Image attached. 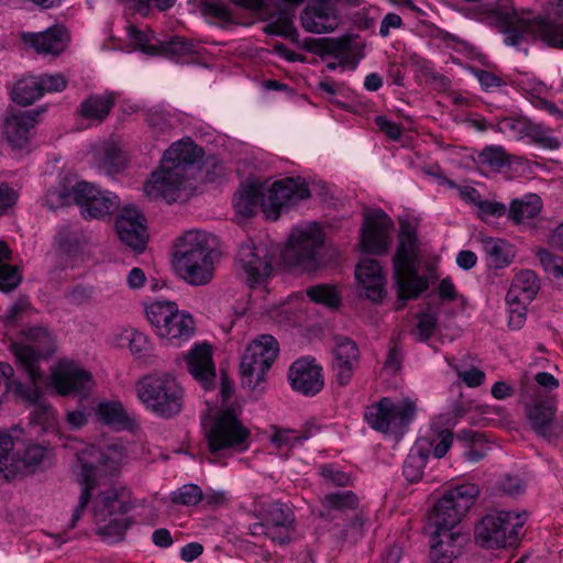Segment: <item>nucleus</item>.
<instances>
[{"label": "nucleus", "mask_w": 563, "mask_h": 563, "mask_svg": "<svg viewBox=\"0 0 563 563\" xmlns=\"http://www.w3.org/2000/svg\"><path fill=\"white\" fill-rule=\"evenodd\" d=\"M176 309L177 303L168 300H157L145 307L146 318L159 338L165 339L169 334L167 327Z\"/></svg>", "instance_id": "nucleus-35"}, {"label": "nucleus", "mask_w": 563, "mask_h": 563, "mask_svg": "<svg viewBox=\"0 0 563 563\" xmlns=\"http://www.w3.org/2000/svg\"><path fill=\"white\" fill-rule=\"evenodd\" d=\"M114 106V97L110 92L90 95L80 102L78 114L88 121L102 122Z\"/></svg>", "instance_id": "nucleus-34"}, {"label": "nucleus", "mask_w": 563, "mask_h": 563, "mask_svg": "<svg viewBox=\"0 0 563 563\" xmlns=\"http://www.w3.org/2000/svg\"><path fill=\"white\" fill-rule=\"evenodd\" d=\"M416 412L417 406L409 398L394 401L383 397L366 407L364 419L373 430L399 439L415 419Z\"/></svg>", "instance_id": "nucleus-9"}, {"label": "nucleus", "mask_w": 563, "mask_h": 563, "mask_svg": "<svg viewBox=\"0 0 563 563\" xmlns=\"http://www.w3.org/2000/svg\"><path fill=\"white\" fill-rule=\"evenodd\" d=\"M214 254V238L211 234L188 231L178 239L173 265L186 283L207 285L213 278Z\"/></svg>", "instance_id": "nucleus-5"}, {"label": "nucleus", "mask_w": 563, "mask_h": 563, "mask_svg": "<svg viewBox=\"0 0 563 563\" xmlns=\"http://www.w3.org/2000/svg\"><path fill=\"white\" fill-rule=\"evenodd\" d=\"M53 383L59 395L74 397H86L93 385L91 374L73 361L59 363Z\"/></svg>", "instance_id": "nucleus-19"}, {"label": "nucleus", "mask_w": 563, "mask_h": 563, "mask_svg": "<svg viewBox=\"0 0 563 563\" xmlns=\"http://www.w3.org/2000/svg\"><path fill=\"white\" fill-rule=\"evenodd\" d=\"M156 46V56H163L175 60L196 53L195 43L181 36H170L167 40H158Z\"/></svg>", "instance_id": "nucleus-43"}, {"label": "nucleus", "mask_w": 563, "mask_h": 563, "mask_svg": "<svg viewBox=\"0 0 563 563\" xmlns=\"http://www.w3.org/2000/svg\"><path fill=\"white\" fill-rule=\"evenodd\" d=\"M456 439L463 445V456L466 461L476 463L486 456L487 445L482 433L464 429L456 434Z\"/></svg>", "instance_id": "nucleus-40"}, {"label": "nucleus", "mask_w": 563, "mask_h": 563, "mask_svg": "<svg viewBox=\"0 0 563 563\" xmlns=\"http://www.w3.org/2000/svg\"><path fill=\"white\" fill-rule=\"evenodd\" d=\"M56 243H57L60 252L64 253V254H58L56 256L57 262L60 264V267L55 268L54 273H57V275H58L65 268V266H64V262L66 260L65 254H70V253L77 251L78 245H79V239L76 233H73L67 230H60L56 236Z\"/></svg>", "instance_id": "nucleus-51"}, {"label": "nucleus", "mask_w": 563, "mask_h": 563, "mask_svg": "<svg viewBox=\"0 0 563 563\" xmlns=\"http://www.w3.org/2000/svg\"><path fill=\"white\" fill-rule=\"evenodd\" d=\"M46 453V449L40 444H31L25 449V452L21 459H16L20 462V472L23 468H31L38 465Z\"/></svg>", "instance_id": "nucleus-59"}, {"label": "nucleus", "mask_w": 563, "mask_h": 563, "mask_svg": "<svg viewBox=\"0 0 563 563\" xmlns=\"http://www.w3.org/2000/svg\"><path fill=\"white\" fill-rule=\"evenodd\" d=\"M132 506L124 489L109 488L100 493L93 500L92 514L97 522H109L98 529V534L109 541H120L130 522L124 517Z\"/></svg>", "instance_id": "nucleus-11"}, {"label": "nucleus", "mask_w": 563, "mask_h": 563, "mask_svg": "<svg viewBox=\"0 0 563 563\" xmlns=\"http://www.w3.org/2000/svg\"><path fill=\"white\" fill-rule=\"evenodd\" d=\"M466 541L465 534L460 531L431 532L430 558L434 563H451Z\"/></svg>", "instance_id": "nucleus-30"}, {"label": "nucleus", "mask_w": 563, "mask_h": 563, "mask_svg": "<svg viewBox=\"0 0 563 563\" xmlns=\"http://www.w3.org/2000/svg\"><path fill=\"white\" fill-rule=\"evenodd\" d=\"M130 351L135 355H143L148 351V338L139 332L130 331L128 334Z\"/></svg>", "instance_id": "nucleus-64"}, {"label": "nucleus", "mask_w": 563, "mask_h": 563, "mask_svg": "<svg viewBox=\"0 0 563 563\" xmlns=\"http://www.w3.org/2000/svg\"><path fill=\"white\" fill-rule=\"evenodd\" d=\"M307 296L311 301L324 305L329 308H338L341 298L334 287L329 285H317L307 289Z\"/></svg>", "instance_id": "nucleus-50"}, {"label": "nucleus", "mask_w": 563, "mask_h": 563, "mask_svg": "<svg viewBox=\"0 0 563 563\" xmlns=\"http://www.w3.org/2000/svg\"><path fill=\"white\" fill-rule=\"evenodd\" d=\"M481 242L490 265L495 268H503L511 263L512 253L510 245L506 241L486 236L482 238Z\"/></svg>", "instance_id": "nucleus-44"}, {"label": "nucleus", "mask_w": 563, "mask_h": 563, "mask_svg": "<svg viewBox=\"0 0 563 563\" xmlns=\"http://www.w3.org/2000/svg\"><path fill=\"white\" fill-rule=\"evenodd\" d=\"M477 208V216L482 219L487 217H501L506 213L507 208L504 203L481 199Z\"/></svg>", "instance_id": "nucleus-61"}, {"label": "nucleus", "mask_w": 563, "mask_h": 563, "mask_svg": "<svg viewBox=\"0 0 563 563\" xmlns=\"http://www.w3.org/2000/svg\"><path fill=\"white\" fill-rule=\"evenodd\" d=\"M279 352L277 340L269 334L254 339L241 357V383L243 388L261 393L264 389L265 374Z\"/></svg>", "instance_id": "nucleus-10"}, {"label": "nucleus", "mask_w": 563, "mask_h": 563, "mask_svg": "<svg viewBox=\"0 0 563 563\" xmlns=\"http://www.w3.org/2000/svg\"><path fill=\"white\" fill-rule=\"evenodd\" d=\"M417 232L409 222L400 225L398 245L393 257L394 280L399 300L417 298L428 289L429 280L418 273L420 260Z\"/></svg>", "instance_id": "nucleus-6"}, {"label": "nucleus", "mask_w": 563, "mask_h": 563, "mask_svg": "<svg viewBox=\"0 0 563 563\" xmlns=\"http://www.w3.org/2000/svg\"><path fill=\"white\" fill-rule=\"evenodd\" d=\"M186 364L189 373L208 388L216 377V368L212 362V350L209 344H197L186 355Z\"/></svg>", "instance_id": "nucleus-31"}, {"label": "nucleus", "mask_w": 563, "mask_h": 563, "mask_svg": "<svg viewBox=\"0 0 563 563\" xmlns=\"http://www.w3.org/2000/svg\"><path fill=\"white\" fill-rule=\"evenodd\" d=\"M123 450L119 445L106 449L86 444L76 451L75 473L82 485L78 504L73 510L69 528H75L91 499V492L101 481L115 476L123 462Z\"/></svg>", "instance_id": "nucleus-3"}, {"label": "nucleus", "mask_w": 563, "mask_h": 563, "mask_svg": "<svg viewBox=\"0 0 563 563\" xmlns=\"http://www.w3.org/2000/svg\"><path fill=\"white\" fill-rule=\"evenodd\" d=\"M310 434L303 432L301 434H295L292 430H278L272 437L273 444L280 449L283 446H295L301 444L305 440L309 439Z\"/></svg>", "instance_id": "nucleus-58"}, {"label": "nucleus", "mask_w": 563, "mask_h": 563, "mask_svg": "<svg viewBox=\"0 0 563 563\" xmlns=\"http://www.w3.org/2000/svg\"><path fill=\"white\" fill-rule=\"evenodd\" d=\"M310 197V190L305 179L286 177L276 180L266 192L256 183L241 185L233 199L236 212L243 217H253L258 207L266 218L277 220L284 207Z\"/></svg>", "instance_id": "nucleus-2"}, {"label": "nucleus", "mask_w": 563, "mask_h": 563, "mask_svg": "<svg viewBox=\"0 0 563 563\" xmlns=\"http://www.w3.org/2000/svg\"><path fill=\"white\" fill-rule=\"evenodd\" d=\"M428 452L419 445L408 454L404 463V476L410 483L418 482L422 478L423 470L427 465Z\"/></svg>", "instance_id": "nucleus-47"}, {"label": "nucleus", "mask_w": 563, "mask_h": 563, "mask_svg": "<svg viewBox=\"0 0 563 563\" xmlns=\"http://www.w3.org/2000/svg\"><path fill=\"white\" fill-rule=\"evenodd\" d=\"M115 231L120 241L136 252L145 250L147 230L145 219L134 207H124L115 219Z\"/></svg>", "instance_id": "nucleus-21"}, {"label": "nucleus", "mask_w": 563, "mask_h": 563, "mask_svg": "<svg viewBox=\"0 0 563 563\" xmlns=\"http://www.w3.org/2000/svg\"><path fill=\"white\" fill-rule=\"evenodd\" d=\"M477 164L489 168L490 170H498L509 164L508 155L501 146H486L477 155Z\"/></svg>", "instance_id": "nucleus-49"}, {"label": "nucleus", "mask_w": 563, "mask_h": 563, "mask_svg": "<svg viewBox=\"0 0 563 563\" xmlns=\"http://www.w3.org/2000/svg\"><path fill=\"white\" fill-rule=\"evenodd\" d=\"M323 241L322 229L317 223L296 229L290 234L283 258L291 267L313 271L319 266L318 254Z\"/></svg>", "instance_id": "nucleus-13"}, {"label": "nucleus", "mask_w": 563, "mask_h": 563, "mask_svg": "<svg viewBox=\"0 0 563 563\" xmlns=\"http://www.w3.org/2000/svg\"><path fill=\"white\" fill-rule=\"evenodd\" d=\"M203 499V493L198 485L186 484L172 493L170 500L176 505L196 506Z\"/></svg>", "instance_id": "nucleus-52"}, {"label": "nucleus", "mask_w": 563, "mask_h": 563, "mask_svg": "<svg viewBox=\"0 0 563 563\" xmlns=\"http://www.w3.org/2000/svg\"><path fill=\"white\" fill-rule=\"evenodd\" d=\"M96 413L100 422L118 430L130 429L134 424L120 401H103Z\"/></svg>", "instance_id": "nucleus-38"}, {"label": "nucleus", "mask_w": 563, "mask_h": 563, "mask_svg": "<svg viewBox=\"0 0 563 563\" xmlns=\"http://www.w3.org/2000/svg\"><path fill=\"white\" fill-rule=\"evenodd\" d=\"M22 280V276L16 266L10 264H0V290L10 292L15 289Z\"/></svg>", "instance_id": "nucleus-56"}, {"label": "nucleus", "mask_w": 563, "mask_h": 563, "mask_svg": "<svg viewBox=\"0 0 563 563\" xmlns=\"http://www.w3.org/2000/svg\"><path fill=\"white\" fill-rule=\"evenodd\" d=\"M294 9L288 7L278 9L267 16L261 18L262 20L269 21L263 30L266 34L279 35L296 41L298 38V31L294 25Z\"/></svg>", "instance_id": "nucleus-33"}, {"label": "nucleus", "mask_w": 563, "mask_h": 563, "mask_svg": "<svg viewBox=\"0 0 563 563\" xmlns=\"http://www.w3.org/2000/svg\"><path fill=\"white\" fill-rule=\"evenodd\" d=\"M525 411L530 428L547 440H555L563 435V423L556 420V401L551 397H530Z\"/></svg>", "instance_id": "nucleus-17"}, {"label": "nucleus", "mask_w": 563, "mask_h": 563, "mask_svg": "<svg viewBox=\"0 0 563 563\" xmlns=\"http://www.w3.org/2000/svg\"><path fill=\"white\" fill-rule=\"evenodd\" d=\"M306 47L321 58L333 56L339 59L338 63L330 62L327 64L329 70H335L338 66L355 69L364 57V43L354 35L310 40Z\"/></svg>", "instance_id": "nucleus-15"}, {"label": "nucleus", "mask_w": 563, "mask_h": 563, "mask_svg": "<svg viewBox=\"0 0 563 563\" xmlns=\"http://www.w3.org/2000/svg\"><path fill=\"white\" fill-rule=\"evenodd\" d=\"M478 495V486L472 483L449 489L433 506L429 516L430 526L438 531H454Z\"/></svg>", "instance_id": "nucleus-12"}, {"label": "nucleus", "mask_w": 563, "mask_h": 563, "mask_svg": "<svg viewBox=\"0 0 563 563\" xmlns=\"http://www.w3.org/2000/svg\"><path fill=\"white\" fill-rule=\"evenodd\" d=\"M526 514L494 511L484 516L475 526V541L486 549L514 547L522 537Z\"/></svg>", "instance_id": "nucleus-8"}, {"label": "nucleus", "mask_w": 563, "mask_h": 563, "mask_svg": "<svg viewBox=\"0 0 563 563\" xmlns=\"http://www.w3.org/2000/svg\"><path fill=\"white\" fill-rule=\"evenodd\" d=\"M542 208L541 198L538 195H527L520 199H514L508 210V217L515 223L536 218Z\"/></svg>", "instance_id": "nucleus-41"}, {"label": "nucleus", "mask_w": 563, "mask_h": 563, "mask_svg": "<svg viewBox=\"0 0 563 563\" xmlns=\"http://www.w3.org/2000/svg\"><path fill=\"white\" fill-rule=\"evenodd\" d=\"M14 442L9 433L0 432V481H9L20 473V462L13 453Z\"/></svg>", "instance_id": "nucleus-42"}, {"label": "nucleus", "mask_w": 563, "mask_h": 563, "mask_svg": "<svg viewBox=\"0 0 563 563\" xmlns=\"http://www.w3.org/2000/svg\"><path fill=\"white\" fill-rule=\"evenodd\" d=\"M44 110L14 111L4 118L3 132L12 147L26 146L32 137L37 117Z\"/></svg>", "instance_id": "nucleus-24"}, {"label": "nucleus", "mask_w": 563, "mask_h": 563, "mask_svg": "<svg viewBox=\"0 0 563 563\" xmlns=\"http://www.w3.org/2000/svg\"><path fill=\"white\" fill-rule=\"evenodd\" d=\"M391 219L382 210L367 212L364 219L361 243L365 252L384 254L390 243Z\"/></svg>", "instance_id": "nucleus-18"}, {"label": "nucleus", "mask_w": 563, "mask_h": 563, "mask_svg": "<svg viewBox=\"0 0 563 563\" xmlns=\"http://www.w3.org/2000/svg\"><path fill=\"white\" fill-rule=\"evenodd\" d=\"M26 343L14 342L11 344V352L18 364L25 372L33 387L24 388L21 384L15 386V393L21 395L34 406L33 420L38 423L47 422L53 411L41 397L37 390V383L43 379V372L40 368V361L51 356L55 352V336L43 325H30L22 330Z\"/></svg>", "instance_id": "nucleus-1"}, {"label": "nucleus", "mask_w": 563, "mask_h": 563, "mask_svg": "<svg viewBox=\"0 0 563 563\" xmlns=\"http://www.w3.org/2000/svg\"><path fill=\"white\" fill-rule=\"evenodd\" d=\"M128 37L131 41L133 49L141 51L148 56L157 54V38L152 30H139L135 25L130 24L126 27Z\"/></svg>", "instance_id": "nucleus-46"}, {"label": "nucleus", "mask_w": 563, "mask_h": 563, "mask_svg": "<svg viewBox=\"0 0 563 563\" xmlns=\"http://www.w3.org/2000/svg\"><path fill=\"white\" fill-rule=\"evenodd\" d=\"M85 190H90L87 181H81L73 187L59 184L58 186L52 187L45 195L46 206L54 210L71 203L79 206V199Z\"/></svg>", "instance_id": "nucleus-36"}, {"label": "nucleus", "mask_w": 563, "mask_h": 563, "mask_svg": "<svg viewBox=\"0 0 563 563\" xmlns=\"http://www.w3.org/2000/svg\"><path fill=\"white\" fill-rule=\"evenodd\" d=\"M167 330H169V334L166 335L165 340L169 341L174 345H180L195 334V321L188 312L181 311L177 308L176 313L172 317V321L169 322Z\"/></svg>", "instance_id": "nucleus-39"}, {"label": "nucleus", "mask_w": 563, "mask_h": 563, "mask_svg": "<svg viewBox=\"0 0 563 563\" xmlns=\"http://www.w3.org/2000/svg\"><path fill=\"white\" fill-rule=\"evenodd\" d=\"M42 95L45 92H59L67 87V80L62 74L37 76Z\"/></svg>", "instance_id": "nucleus-60"}, {"label": "nucleus", "mask_w": 563, "mask_h": 563, "mask_svg": "<svg viewBox=\"0 0 563 563\" xmlns=\"http://www.w3.org/2000/svg\"><path fill=\"white\" fill-rule=\"evenodd\" d=\"M90 190H85L79 199L81 214L85 219H101L119 210L120 199L110 191H102L88 183Z\"/></svg>", "instance_id": "nucleus-26"}, {"label": "nucleus", "mask_w": 563, "mask_h": 563, "mask_svg": "<svg viewBox=\"0 0 563 563\" xmlns=\"http://www.w3.org/2000/svg\"><path fill=\"white\" fill-rule=\"evenodd\" d=\"M99 169L107 174H117L126 166V157L121 148L113 142H104L93 154Z\"/></svg>", "instance_id": "nucleus-37"}, {"label": "nucleus", "mask_w": 563, "mask_h": 563, "mask_svg": "<svg viewBox=\"0 0 563 563\" xmlns=\"http://www.w3.org/2000/svg\"><path fill=\"white\" fill-rule=\"evenodd\" d=\"M187 180L188 178L184 177L181 173L166 168L161 163L159 168L153 172L151 178L145 183L144 192L151 199H162L172 203L180 197Z\"/></svg>", "instance_id": "nucleus-20"}, {"label": "nucleus", "mask_w": 563, "mask_h": 563, "mask_svg": "<svg viewBox=\"0 0 563 563\" xmlns=\"http://www.w3.org/2000/svg\"><path fill=\"white\" fill-rule=\"evenodd\" d=\"M200 12L205 16H211L219 21L231 23L233 21L232 13L228 5L221 1L207 0L200 3Z\"/></svg>", "instance_id": "nucleus-54"}, {"label": "nucleus", "mask_w": 563, "mask_h": 563, "mask_svg": "<svg viewBox=\"0 0 563 563\" xmlns=\"http://www.w3.org/2000/svg\"><path fill=\"white\" fill-rule=\"evenodd\" d=\"M202 157V150L189 137L173 143L165 152L162 164L189 178V169Z\"/></svg>", "instance_id": "nucleus-28"}, {"label": "nucleus", "mask_w": 563, "mask_h": 563, "mask_svg": "<svg viewBox=\"0 0 563 563\" xmlns=\"http://www.w3.org/2000/svg\"><path fill=\"white\" fill-rule=\"evenodd\" d=\"M146 122L151 128L159 132L172 126L170 115L166 111L159 109L150 110L146 113Z\"/></svg>", "instance_id": "nucleus-62"}, {"label": "nucleus", "mask_w": 563, "mask_h": 563, "mask_svg": "<svg viewBox=\"0 0 563 563\" xmlns=\"http://www.w3.org/2000/svg\"><path fill=\"white\" fill-rule=\"evenodd\" d=\"M454 435L450 430L440 431L433 439L431 440H421L420 444L426 442L429 449H424L426 452L429 453V450H432L434 457L441 459L443 457L453 443Z\"/></svg>", "instance_id": "nucleus-53"}, {"label": "nucleus", "mask_w": 563, "mask_h": 563, "mask_svg": "<svg viewBox=\"0 0 563 563\" xmlns=\"http://www.w3.org/2000/svg\"><path fill=\"white\" fill-rule=\"evenodd\" d=\"M511 286L523 294V300L532 301L540 289V282L534 272L526 269L515 276Z\"/></svg>", "instance_id": "nucleus-48"}, {"label": "nucleus", "mask_w": 563, "mask_h": 563, "mask_svg": "<svg viewBox=\"0 0 563 563\" xmlns=\"http://www.w3.org/2000/svg\"><path fill=\"white\" fill-rule=\"evenodd\" d=\"M135 394L145 409L158 418L172 419L184 408V388L170 373L156 372L141 377Z\"/></svg>", "instance_id": "nucleus-7"}, {"label": "nucleus", "mask_w": 563, "mask_h": 563, "mask_svg": "<svg viewBox=\"0 0 563 563\" xmlns=\"http://www.w3.org/2000/svg\"><path fill=\"white\" fill-rule=\"evenodd\" d=\"M236 274L250 287L262 285L272 274L273 266L265 246L253 241L243 242L235 256Z\"/></svg>", "instance_id": "nucleus-16"}, {"label": "nucleus", "mask_w": 563, "mask_h": 563, "mask_svg": "<svg viewBox=\"0 0 563 563\" xmlns=\"http://www.w3.org/2000/svg\"><path fill=\"white\" fill-rule=\"evenodd\" d=\"M265 511V520L269 527L271 540L279 545H285L292 539L294 514L290 508L280 503L268 505Z\"/></svg>", "instance_id": "nucleus-29"}, {"label": "nucleus", "mask_w": 563, "mask_h": 563, "mask_svg": "<svg viewBox=\"0 0 563 563\" xmlns=\"http://www.w3.org/2000/svg\"><path fill=\"white\" fill-rule=\"evenodd\" d=\"M319 475L325 485H333L339 487H346L351 483V476L335 468L331 464H323L319 466Z\"/></svg>", "instance_id": "nucleus-55"}, {"label": "nucleus", "mask_w": 563, "mask_h": 563, "mask_svg": "<svg viewBox=\"0 0 563 563\" xmlns=\"http://www.w3.org/2000/svg\"><path fill=\"white\" fill-rule=\"evenodd\" d=\"M334 363L333 369L339 385L345 386L350 383L354 369L360 360V352L356 343L344 335L334 336Z\"/></svg>", "instance_id": "nucleus-25"}, {"label": "nucleus", "mask_w": 563, "mask_h": 563, "mask_svg": "<svg viewBox=\"0 0 563 563\" xmlns=\"http://www.w3.org/2000/svg\"><path fill=\"white\" fill-rule=\"evenodd\" d=\"M537 256L542 265V267L553 274L555 277H558V274L560 272L561 265L563 264V258L552 254L551 252L547 250H540L537 253Z\"/></svg>", "instance_id": "nucleus-63"}, {"label": "nucleus", "mask_w": 563, "mask_h": 563, "mask_svg": "<svg viewBox=\"0 0 563 563\" xmlns=\"http://www.w3.org/2000/svg\"><path fill=\"white\" fill-rule=\"evenodd\" d=\"M360 500L352 490L329 493L321 499V509L318 516L324 520H334L345 517L349 511L358 508Z\"/></svg>", "instance_id": "nucleus-32"}, {"label": "nucleus", "mask_w": 563, "mask_h": 563, "mask_svg": "<svg viewBox=\"0 0 563 563\" xmlns=\"http://www.w3.org/2000/svg\"><path fill=\"white\" fill-rule=\"evenodd\" d=\"M493 13L503 24L507 45L517 46L522 41L540 38L548 46L563 49V24L550 22L531 11H518L510 0H500Z\"/></svg>", "instance_id": "nucleus-4"}, {"label": "nucleus", "mask_w": 563, "mask_h": 563, "mask_svg": "<svg viewBox=\"0 0 563 563\" xmlns=\"http://www.w3.org/2000/svg\"><path fill=\"white\" fill-rule=\"evenodd\" d=\"M42 90L37 76H25L13 86L11 98L21 106H29L41 98Z\"/></svg>", "instance_id": "nucleus-45"}, {"label": "nucleus", "mask_w": 563, "mask_h": 563, "mask_svg": "<svg viewBox=\"0 0 563 563\" xmlns=\"http://www.w3.org/2000/svg\"><path fill=\"white\" fill-rule=\"evenodd\" d=\"M291 388L305 396H314L324 385L322 367L312 358H300L288 371Z\"/></svg>", "instance_id": "nucleus-23"}, {"label": "nucleus", "mask_w": 563, "mask_h": 563, "mask_svg": "<svg viewBox=\"0 0 563 563\" xmlns=\"http://www.w3.org/2000/svg\"><path fill=\"white\" fill-rule=\"evenodd\" d=\"M437 324L438 316L435 312H422L418 317V324L413 334H417L420 341H427L433 334Z\"/></svg>", "instance_id": "nucleus-57"}, {"label": "nucleus", "mask_w": 563, "mask_h": 563, "mask_svg": "<svg viewBox=\"0 0 563 563\" xmlns=\"http://www.w3.org/2000/svg\"><path fill=\"white\" fill-rule=\"evenodd\" d=\"M250 434L232 411H222L206 433L209 452L218 456L227 450L245 451L250 445Z\"/></svg>", "instance_id": "nucleus-14"}, {"label": "nucleus", "mask_w": 563, "mask_h": 563, "mask_svg": "<svg viewBox=\"0 0 563 563\" xmlns=\"http://www.w3.org/2000/svg\"><path fill=\"white\" fill-rule=\"evenodd\" d=\"M355 277L371 301L379 302L386 296L385 276L376 260H362L355 267Z\"/></svg>", "instance_id": "nucleus-27"}, {"label": "nucleus", "mask_w": 563, "mask_h": 563, "mask_svg": "<svg viewBox=\"0 0 563 563\" xmlns=\"http://www.w3.org/2000/svg\"><path fill=\"white\" fill-rule=\"evenodd\" d=\"M21 41L40 55L56 57L67 48L70 37L64 25L55 24L42 32L22 33Z\"/></svg>", "instance_id": "nucleus-22"}]
</instances>
